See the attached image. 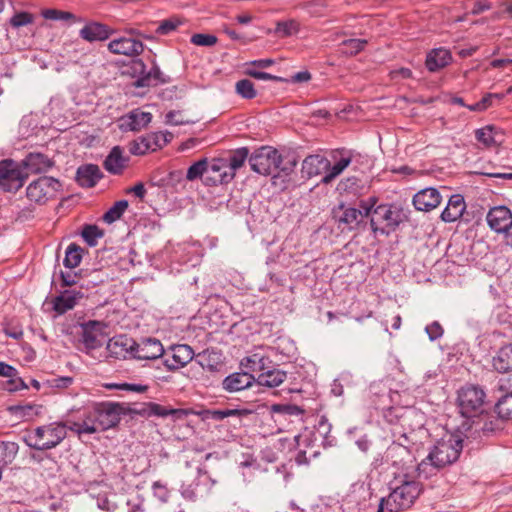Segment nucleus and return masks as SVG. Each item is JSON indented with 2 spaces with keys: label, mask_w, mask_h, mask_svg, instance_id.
<instances>
[{
  "label": "nucleus",
  "mask_w": 512,
  "mask_h": 512,
  "mask_svg": "<svg viewBox=\"0 0 512 512\" xmlns=\"http://www.w3.org/2000/svg\"><path fill=\"white\" fill-rule=\"evenodd\" d=\"M463 449V437L448 433L439 439L430 449L428 455L417 465L418 477L428 479L437 472L456 462Z\"/></svg>",
  "instance_id": "1"
},
{
  "label": "nucleus",
  "mask_w": 512,
  "mask_h": 512,
  "mask_svg": "<svg viewBox=\"0 0 512 512\" xmlns=\"http://www.w3.org/2000/svg\"><path fill=\"white\" fill-rule=\"evenodd\" d=\"M375 198H370L369 202L362 201L361 209L365 210V215L370 217V225L375 235L388 236L395 232L398 227L409 219L408 212L397 204H380L374 207Z\"/></svg>",
  "instance_id": "2"
},
{
  "label": "nucleus",
  "mask_w": 512,
  "mask_h": 512,
  "mask_svg": "<svg viewBox=\"0 0 512 512\" xmlns=\"http://www.w3.org/2000/svg\"><path fill=\"white\" fill-rule=\"evenodd\" d=\"M282 162V155L270 146L260 147L249 157V164L254 172L264 176L273 175L274 178L279 177L281 173L288 176L294 171L295 160L284 164Z\"/></svg>",
  "instance_id": "3"
},
{
  "label": "nucleus",
  "mask_w": 512,
  "mask_h": 512,
  "mask_svg": "<svg viewBox=\"0 0 512 512\" xmlns=\"http://www.w3.org/2000/svg\"><path fill=\"white\" fill-rule=\"evenodd\" d=\"M67 435L66 426L59 422H53L47 425L38 426L28 432L23 441L25 444L35 450H50L58 446Z\"/></svg>",
  "instance_id": "4"
},
{
  "label": "nucleus",
  "mask_w": 512,
  "mask_h": 512,
  "mask_svg": "<svg viewBox=\"0 0 512 512\" xmlns=\"http://www.w3.org/2000/svg\"><path fill=\"white\" fill-rule=\"evenodd\" d=\"M420 484L414 480L408 479L405 475L390 492L386 504L391 512H398L410 508L417 497L420 495Z\"/></svg>",
  "instance_id": "5"
},
{
  "label": "nucleus",
  "mask_w": 512,
  "mask_h": 512,
  "mask_svg": "<svg viewBox=\"0 0 512 512\" xmlns=\"http://www.w3.org/2000/svg\"><path fill=\"white\" fill-rule=\"evenodd\" d=\"M457 403L463 417H476L484 412L486 393L478 385H465L458 391Z\"/></svg>",
  "instance_id": "6"
},
{
  "label": "nucleus",
  "mask_w": 512,
  "mask_h": 512,
  "mask_svg": "<svg viewBox=\"0 0 512 512\" xmlns=\"http://www.w3.org/2000/svg\"><path fill=\"white\" fill-rule=\"evenodd\" d=\"M131 409H127L123 404L104 401L94 402L93 415L96 416L98 427L101 431H106L117 426L122 415H126Z\"/></svg>",
  "instance_id": "7"
},
{
  "label": "nucleus",
  "mask_w": 512,
  "mask_h": 512,
  "mask_svg": "<svg viewBox=\"0 0 512 512\" xmlns=\"http://www.w3.org/2000/svg\"><path fill=\"white\" fill-rule=\"evenodd\" d=\"M28 174L23 172L20 163L12 159L0 161V189L5 192H16L27 179Z\"/></svg>",
  "instance_id": "8"
},
{
  "label": "nucleus",
  "mask_w": 512,
  "mask_h": 512,
  "mask_svg": "<svg viewBox=\"0 0 512 512\" xmlns=\"http://www.w3.org/2000/svg\"><path fill=\"white\" fill-rule=\"evenodd\" d=\"M60 189L61 183L58 179L42 176L28 185L26 195L30 201L44 204L50 198H53Z\"/></svg>",
  "instance_id": "9"
},
{
  "label": "nucleus",
  "mask_w": 512,
  "mask_h": 512,
  "mask_svg": "<svg viewBox=\"0 0 512 512\" xmlns=\"http://www.w3.org/2000/svg\"><path fill=\"white\" fill-rule=\"evenodd\" d=\"M133 76L136 77L135 87H150L158 84H165L170 78L162 73L160 68L154 64L149 71H146V65L141 59H134L131 63Z\"/></svg>",
  "instance_id": "10"
},
{
  "label": "nucleus",
  "mask_w": 512,
  "mask_h": 512,
  "mask_svg": "<svg viewBox=\"0 0 512 512\" xmlns=\"http://www.w3.org/2000/svg\"><path fill=\"white\" fill-rule=\"evenodd\" d=\"M194 355V350L187 344L171 345L165 350L163 365L168 371H176L190 363Z\"/></svg>",
  "instance_id": "11"
},
{
  "label": "nucleus",
  "mask_w": 512,
  "mask_h": 512,
  "mask_svg": "<svg viewBox=\"0 0 512 512\" xmlns=\"http://www.w3.org/2000/svg\"><path fill=\"white\" fill-rule=\"evenodd\" d=\"M129 412L133 413V414L140 415L142 417L155 416V417L165 418V417L171 416L174 420L183 419L189 414V411L186 409L170 408V407H166V406L160 405L155 402L144 403L141 406V408H139V409L134 408V409H131Z\"/></svg>",
  "instance_id": "12"
},
{
  "label": "nucleus",
  "mask_w": 512,
  "mask_h": 512,
  "mask_svg": "<svg viewBox=\"0 0 512 512\" xmlns=\"http://www.w3.org/2000/svg\"><path fill=\"white\" fill-rule=\"evenodd\" d=\"M164 353L165 349L159 339L146 337L139 342L135 341L133 359L147 361L163 359Z\"/></svg>",
  "instance_id": "13"
},
{
  "label": "nucleus",
  "mask_w": 512,
  "mask_h": 512,
  "mask_svg": "<svg viewBox=\"0 0 512 512\" xmlns=\"http://www.w3.org/2000/svg\"><path fill=\"white\" fill-rule=\"evenodd\" d=\"M486 221L492 231L504 234L512 226V212L504 205L492 207L486 215Z\"/></svg>",
  "instance_id": "14"
},
{
  "label": "nucleus",
  "mask_w": 512,
  "mask_h": 512,
  "mask_svg": "<svg viewBox=\"0 0 512 512\" xmlns=\"http://www.w3.org/2000/svg\"><path fill=\"white\" fill-rule=\"evenodd\" d=\"M103 340L104 334L99 321L91 320L81 325L80 343L83 344L86 352L100 348Z\"/></svg>",
  "instance_id": "15"
},
{
  "label": "nucleus",
  "mask_w": 512,
  "mask_h": 512,
  "mask_svg": "<svg viewBox=\"0 0 512 512\" xmlns=\"http://www.w3.org/2000/svg\"><path fill=\"white\" fill-rule=\"evenodd\" d=\"M248 156L249 149L247 147H241L231 152L229 157L225 159L227 161L228 170L226 172H223L222 174H219L218 177H214V184L228 183L231 180H233L236 171L244 165L247 159L249 160Z\"/></svg>",
  "instance_id": "16"
},
{
  "label": "nucleus",
  "mask_w": 512,
  "mask_h": 512,
  "mask_svg": "<svg viewBox=\"0 0 512 512\" xmlns=\"http://www.w3.org/2000/svg\"><path fill=\"white\" fill-rule=\"evenodd\" d=\"M135 340L127 335H116L109 339L106 350L110 357L116 359L133 358Z\"/></svg>",
  "instance_id": "17"
},
{
  "label": "nucleus",
  "mask_w": 512,
  "mask_h": 512,
  "mask_svg": "<svg viewBox=\"0 0 512 512\" xmlns=\"http://www.w3.org/2000/svg\"><path fill=\"white\" fill-rule=\"evenodd\" d=\"M287 379V372L273 367V363L269 368L263 370L255 380V393H262L263 388H276L284 383Z\"/></svg>",
  "instance_id": "18"
},
{
  "label": "nucleus",
  "mask_w": 512,
  "mask_h": 512,
  "mask_svg": "<svg viewBox=\"0 0 512 512\" xmlns=\"http://www.w3.org/2000/svg\"><path fill=\"white\" fill-rule=\"evenodd\" d=\"M331 159L333 164H330L329 171L322 178L324 184L332 182L350 166V149L340 148L333 150L331 152Z\"/></svg>",
  "instance_id": "19"
},
{
  "label": "nucleus",
  "mask_w": 512,
  "mask_h": 512,
  "mask_svg": "<svg viewBox=\"0 0 512 512\" xmlns=\"http://www.w3.org/2000/svg\"><path fill=\"white\" fill-rule=\"evenodd\" d=\"M152 120V114L149 112H144L140 109H134L120 117L118 121V126L121 131L128 132L133 131L137 132L141 129L145 128Z\"/></svg>",
  "instance_id": "20"
},
{
  "label": "nucleus",
  "mask_w": 512,
  "mask_h": 512,
  "mask_svg": "<svg viewBox=\"0 0 512 512\" xmlns=\"http://www.w3.org/2000/svg\"><path fill=\"white\" fill-rule=\"evenodd\" d=\"M256 377L246 372H234L226 376L222 381V388L230 393L239 392L248 388H255Z\"/></svg>",
  "instance_id": "21"
},
{
  "label": "nucleus",
  "mask_w": 512,
  "mask_h": 512,
  "mask_svg": "<svg viewBox=\"0 0 512 512\" xmlns=\"http://www.w3.org/2000/svg\"><path fill=\"white\" fill-rule=\"evenodd\" d=\"M108 49L113 54L137 57L143 52L144 44L130 37H120L110 41Z\"/></svg>",
  "instance_id": "22"
},
{
  "label": "nucleus",
  "mask_w": 512,
  "mask_h": 512,
  "mask_svg": "<svg viewBox=\"0 0 512 512\" xmlns=\"http://www.w3.org/2000/svg\"><path fill=\"white\" fill-rule=\"evenodd\" d=\"M338 209L339 211L334 210V217L339 227L343 226V229H356L363 218L369 216L365 215V210L363 209L359 210L354 207H345L343 204L339 205Z\"/></svg>",
  "instance_id": "23"
},
{
  "label": "nucleus",
  "mask_w": 512,
  "mask_h": 512,
  "mask_svg": "<svg viewBox=\"0 0 512 512\" xmlns=\"http://www.w3.org/2000/svg\"><path fill=\"white\" fill-rule=\"evenodd\" d=\"M441 203V195L436 188H425L413 197V205L419 211H431Z\"/></svg>",
  "instance_id": "24"
},
{
  "label": "nucleus",
  "mask_w": 512,
  "mask_h": 512,
  "mask_svg": "<svg viewBox=\"0 0 512 512\" xmlns=\"http://www.w3.org/2000/svg\"><path fill=\"white\" fill-rule=\"evenodd\" d=\"M129 157L124 155L120 146H114L103 161L104 169L113 175H120L127 167Z\"/></svg>",
  "instance_id": "25"
},
{
  "label": "nucleus",
  "mask_w": 512,
  "mask_h": 512,
  "mask_svg": "<svg viewBox=\"0 0 512 512\" xmlns=\"http://www.w3.org/2000/svg\"><path fill=\"white\" fill-rule=\"evenodd\" d=\"M329 168L330 161L320 154L309 155L302 162V172L308 178L321 175L323 172L326 174Z\"/></svg>",
  "instance_id": "26"
},
{
  "label": "nucleus",
  "mask_w": 512,
  "mask_h": 512,
  "mask_svg": "<svg viewBox=\"0 0 512 512\" xmlns=\"http://www.w3.org/2000/svg\"><path fill=\"white\" fill-rule=\"evenodd\" d=\"M0 376L8 379L4 384V389L9 392H16L28 388V385L19 376L18 370L14 366L2 361H0Z\"/></svg>",
  "instance_id": "27"
},
{
  "label": "nucleus",
  "mask_w": 512,
  "mask_h": 512,
  "mask_svg": "<svg viewBox=\"0 0 512 512\" xmlns=\"http://www.w3.org/2000/svg\"><path fill=\"white\" fill-rule=\"evenodd\" d=\"M102 177L103 173L96 164L81 165L76 172L78 184L86 188L94 187Z\"/></svg>",
  "instance_id": "28"
},
{
  "label": "nucleus",
  "mask_w": 512,
  "mask_h": 512,
  "mask_svg": "<svg viewBox=\"0 0 512 512\" xmlns=\"http://www.w3.org/2000/svg\"><path fill=\"white\" fill-rule=\"evenodd\" d=\"M466 209L464 197L460 194H454L449 198V201L441 213V220L446 223L455 222L462 217Z\"/></svg>",
  "instance_id": "29"
},
{
  "label": "nucleus",
  "mask_w": 512,
  "mask_h": 512,
  "mask_svg": "<svg viewBox=\"0 0 512 512\" xmlns=\"http://www.w3.org/2000/svg\"><path fill=\"white\" fill-rule=\"evenodd\" d=\"M20 164L29 172L38 174L48 171L53 166V161L42 153L31 152Z\"/></svg>",
  "instance_id": "30"
},
{
  "label": "nucleus",
  "mask_w": 512,
  "mask_h": 512,
  "mask_svg": "<svg viewBox=\"0 0 512 512\" xmlns=\"http://www.w3.org/2000/svg\"><path fill=\"white\" fill-rule=\"evenodd\" d=\"M111 33L112 31L107 25L99 22H90L80 30L79 35L88 42H94L108 39Z\"/></svg>",
  "instance_id": "31"
},
{
  "label": "nucleus",
  "mask_w": 512,
  "mask_h": 512,
  "mask_svg": "<svg viewBox=\"0 0 512 512\" xmlns=\"http://www.w3.org/2000/svg\"><path fill=\"white\" fill-rule=\"evenodd\" d=\"M452 60V55L445 48H436L431 50L426 57V67L430 72H436L448 64Z\"/></svg>",
  "instance_id": "32"
},
{
  "label": "nucleus",
  "mask_w": 512,
  "mask_h": 512,
  "mask_svg": "<svg viewBox=\"0 0 512 512\" xmlns=\"http://www.w3.org/2000/svg\"><path fill=\"white\" fill-rule=\"evenodd\" d=\"M93 412L94 403H92L83 411V420L81 422H75L71 429L79 434H94L98 431H101L100 427H98L96 416L93 415Z\"/></svg>",
  "instance_id": "33"
},
{
  "label": "nucleus",
  "mask_w": 512,
  "mask_h": 512,
  "mask_svg": "<svg viewBox=\"0 0 512 512\" xmlns=\"http://www.w3.org/2000/svg\"><path fill=\"white\" fill-rule=\"evenodd\" d=\"M270 364H272V361L269 357L264 356L261 353H253L252 355L244 357L240 361V368L253 374V372H262L269 368Z\"/></svg>",
  "instance_id": "34"
},
{
  "label": "nucleus",
  "mask_w": 512,
  "mask_h": 512,
  "mask_svg": "<svg viewBox=\"0 0 512 512\" xmlns=\"http://www.w3.org/2000/svg\"><path fill=\"white\" fill-rule=\"evenodd\" d=\"M492 365L499 373L512 371V343L500 347L492 359Z\"/></svg>",
  "instance_id": "35"
},
{
  "label": "nucleus",
  "mask_w": 512,
  "mask_h": 512,
  "mask_svg": "<svg viewBox=\"0 0 512 512\" xmlns=\"http://www.w3.org/2000/svg\"><path fill=\"white\" fill-rule=\"evenodd\" d=\"M81 296L80 292L65 290L54 298L53 309L60 315L64 314L75 307L77 299Z\"/></svg>",
  "instance_id": "36"
},
{
  "label": "nucleus",
  "mask_w": 512,
  "mask_h": 512,
  "mask_svg": "<svg viewBox=\"0 0 512 512\" xmlns=\"http://www.w3.org/2000/svg\"><path fill=\"white\" fill-rule=\"evenodd\" d=\"M475 137L478 142L485 147H496L501 144V134L494 130L491 126H486L475 131Z\"/></svg>",
  "instance_id": "37"
},
{
  "label": "nucleus",
  "mask_w": 512,
  "mask_h": 512,
  "mask_svg": "<svg viewBox=\"0 0 512 512\" xmlns=\"http://www.w3.org/2000/svg\"><path fill=\"white\" fill-rule=\"evenodd\" d=\"M42 406L36 404L13 405L8 411L20 420H32L42 412Z\"/></svg>",
  "instance_id": "38"
},
{
  "label": "nucleus",
  "mask_w": 512,
  "mask_h": 512,
  "mask_svg": "<svg viewBox=\"0 0 512 512\" xmlns=\"http://www.w3.org/2000/svg\"><path fill=\"white\" fill-rule=\"evenodd\" d=\"M18 451L19 445L16 442H0V469L2 471L15 460Z\"/></svg>",
  "instance_id": "39"
},
{
  "label": "nucleus",
  "mask_w": 512,
  "mask_h": 512,
  "mask_svg": "<svg viewBox=\"0 0 512 512\" xmlns=\"http://www.w3.org/2000/svg\"><path fill=\"white\" fill-rule=\"evenodd\" d=\"M368 44L366 39H346L343 40L339 45V51L341 54L347 56H355L361 51H363Z\"/></svg>",
  "instance_id": "40"
},
{
  "label": "nucleus",
  "mask_w": 512,
  "mask_h": 512,
  "mask_svg": "<svg viewBox=\"0 0 512 512\" xmlns=\"http://www.w3.org/2000/svg\"><path fill=\"white\" fill-rule=\"evenodd\" d=\"M83 249L75 243H71L65 252L63 264L66 268H76L82 260Z\"/></svg>",
  "instance_id": "41"
},
{
  "label": "nucleus",
  "mask_w": 512,
  "mask_h": 512,
  "mask_svg": "<svg viewBox=\"0 0 512 512\" xmlns=\"http://www.w3.org/2000/svg\"><path fill=\"white\" fill-rule=\"evenodd\" d=\"M317 433L323 438L324 446H333L336 443V438L331 435L332 425L329 423L326 416H321L316 426Z\"/></svg>",
  "instance_id": "42"
},
{
  "label": "nucleus",
  "mask_w": 512,
  "mask_h": 512,
  "mask_svg": "<svg viewBox=\"0 0 512 512\" xmlns=\"http://www.w3.org/2000/svg\"><path fill=\"white\" fill-rule=\"evenodd\" d=\"M127 200H119L103 215L104 222L111 224L122 217L128 208Z\"/></svg>",
  "instance_id": "43"
},
{
  "label": "nucleus",
  "mask_w": 512,
  "mask_h": 512,
  "mask_svg": "<svg viewBox=\"0 0 512 512\" xmlns=\"http://www.w3.org/2000/svg\"><path fill=\"white\" fill-rule=\"evenodd\" d=\"M300 25L294 20L290 19L287 21H279L275 27V33L280 37H289L299 32Z\"/></svg>",
  "instance_id": "44"
},
{
  "label": "nucleus",
  "mask_w": 512,
  "mask_h": 512,
  "mask_svg": "<svg viewBox=\"0 0 512 512\" xmlns=\"http://www.w3.org/2000/svg\"><path fill=\"white\" fill-rule=\"evenodd\" d=\"M496 412L502 419H512V391L498 400Z\"/></svg>",
  "instance_id": "45"
},
{
  "label": "nucleus",
  "mask_w": 512,
  "mask_h": 512,
  "mask_svg": "<svg viewBox=\"0 0 512 512\" xmlns=\"http://www.w3.org/2000/svg\"><path fill=\"white\" fill-rule=\"evenodd\" d=\"M81 235L89 246H95L97 244V240L103 237L104 233L96 225H85Z\"/></svg>",
  "instance_id": "46"
},
{
  "label": "nucleus",
  "mask_w": 512,
  "mask_h": 512,
  "mask_svg": "<svg viewBox=\"0 0 512 512\" xmlns=\"http://www.w3.org/2000/svg\"><path fill=\"white\" fill-rule=\"evenodd\" d=\"M208 170V160L202 158L193 163L187 170L186 178L189 181L201 178L202 175Z\"/></svg>",
  "instance_id": "47"
},
{
  "label": "nucleus",
  "mask_w": 512,
  "mask_h": 512,
  "mask_svg": "<svg viewBox=\"0 0 512 512\" xmlns=\"http://www.w3.org/2000/svg\"><path fill=\"white\" fill-rule=\"evenodd\" d=\"M235 90L236 93L244 99H253L257 94L254 84L248 79H242L236 82Z\"/></svg>",
  "instance_id": "48"
},
{
  "label": "nucleus",
  "mask_w": 512,
  "mask_h": 512,
  "mask_svg": "<svg viewBox=\"0 0 512 512\" xmlns=\"http://www.w3.org/2000/svg\"><path fill=\"white\" fill-rule=\"evenodd\" d=\"M148 151H151V146H149L146 135L138 137L129 145V152L132 155L141 156L146 154Z\"/></svg>",
  "instance_id": "49"
},
{
  "label": "nucleus",
  "mask_w": 512,
  "mask_h": 512,
  "mask_svg": "<svg viewBox=\"0 0 512 512\" xmlns=\"http://www.w3.org/2000/svg\"><path fill=\"white\" fill-rule=\"evenodd\" d=\"M350 165L354 171H363L369 167V157L355 150H350Z\"/></svg>",
  "instance_id": "50"
},
{
  "label": "nucleus",
  "mask_w": 512,
  "mask_h": 512,
  "mask_svg": "<svg viewBox=\"0 0 512 512\" xmlns=\"http://www.w3.org/2000/svg\"><path fill=\"white\" fill-rule=\"evenodd\" d=\"M41 15L47 20H76V16L73 13L57 9H45Z\"/></svg>",
  "instance_id": "51"
},
{
  "label": "nucleus",
  "mask_w": 512,
  "mask_h": 512,
  "mask_svg": "<svg viewBox=\"0 0 512 512\" xmlns=\"http://www.w3.org/2000/svg\"><path fill=\"white\" fill-rule=\"evenodd\" d=\"M190 41L197 46L211 47L217 43L218 39L212 34L196 33L191 36Z\"/></svg>",
  "instance_id": "52"
},
{
  "label": "nucleus",
  "mask_w": 512,
  "mask_h": 512,
  "mask_svg": "<svg viewBox=\"0 0 512 512\" xmlns=\"http://www.w3.org/2000/svg\"><path fill=\"white\" fill-rule=\"evenodd\" d=\"M34 21V17L31 13L29 12H18V13H15L9 23L12 27L14 28H20L22 26H26L28 24H31L33 23Z\"/></svg>",
  "instance_id": "53"
},
{
  "label": "nucleus",
  "mask_w": 512,
  "mask_h": 512,
  "mask_svg": "<svg viewBox=\"0 0 512 512\" xmlns=\"http://www.w3.org/2000/svg\"><path fill=\"white\" fill-rule=\"evenodd\" d=\"M181 24V21L177 18H169L160 22L159 26L156 29V33L159 35H167L172 31L176 30V28Z\"/></svg>",
  "instance_id": "54"
},
{
  "label": "nucleus",
  "mask_w": 512,
  "mask_h": 512,
  "mask_svg": "<svg viewBox=\"0 0 512 512\" xmlns=\"http://www.w3.org/2000/svg\"><path fill=\"white\" fill-rule=\"evenodd\" d=\"M227 170V161L225 159H214L211 163L208 162V170L206 172L213 174L210 178L213 181L214 177H218L219 174H222Z\"/></svg>",
  "instance_id": "55"
},
{
  "label": "nucleus",
  "mask_w": 512,
  "mask_h": 512,
  "mask_svg": "<svg viewBox=\"0 0 512 512\" xmlns=\"http://www.w3.org/2000/svg\"><path fill=\"white\" fill-rule=\"evenodd\" d=\"M425 331L431 341L438 340L443 336L444 330L438 321H434L427 325Z\"/></svg>",
  "instance_id": "56"
},
{
  "label": "nucleus",
  "mask_w": 512,
  "mask_h": 512,
  "mask_svg": "<svg viewBox=\"0 0 512 512\" xmlns=\"http://www.w3.org/2000/svg\"><path fill=\"white\" fill-rule=\"evenodd\" d=\"M152 490L154 496L159 499L161 502L165 503L169 499V490L167 487L162 484L160 481H156L152 485Z\"/></svg>",
  "instance_id": "57"
},
{
  "label": "nucleus",
  "mask_w": 512,
  "mask_h": 512,
  "mask_svg": "<svg viewBox=\"0 0 512 512\" xmlns=\"http://www.w3.org/2000/svg\"><path fill=\"white\" fill-rule=\"evenodd\" d=\"M147 140L149 142V146H151V151H156L165 146V140L162 139V132H152L146 134Z\"/></svg>",
  "instance_id": "58"
},
{
  "label": "nucleus",
  "mask_w": 512,
  "mask_h": 512,
  "mask_svg": "<svg viewBox=\"0 0 512 512\" xmlns=\"http://www.w3.org/2000/svg\"><path fill=\"white\" fill-rule=\"evenodd\" d=\"M165 121L169 125H184L190 123L189 120H185L180 111H169L165 115Z\"/></svg>",
  "instance_id": "59"
},
{
  "label": "nucleus",
  "mask_w": 512,
  "mask_h": 512,
  "mask_svg": "<svg viewBox=\"0 0 512 512\" xmlns=\"http://www.w3.org/2000/svg\"><path fill=\"white\" fill-rule=\"evenodd\" d=\"M181 495L188 500L194 501L197 498L195 487L192 484H183L180 488Z\"/></svg>",
  "instance_id": "60"
},
{
  "label": "nucleus",
  "mask_w": 512,
  "mask_h": 512,
  "mask_svg": "<svg viewBox=\"0 0 512 512\" xmlns=\"http://www.w3.org/2000/svg\"><path fill=\"white\" fill-rule=\"evenodd\" d=\"M73 383V378L70 376H61L52 380V386L55 388H67Z\"/></svg>",
  "instance_id": "61"
},
{
  "label": "nucleus",
  "mask_w": 512,
  "mask_h": 512,
  "mask_svg": "<svg viewBox=\"0 0 512 512\" xmlns=\"http://www.w3.org/2000/svg\"><path fill=\"white\" fill-rule=\"evenodd\" d=\"M248 75L258 80H274L277 81L280 78L269 74L267 72L257 71V70H248Z\"/></svg>",
  "instance_id": "62"
},
{
  "label": "nucleus",
  "mask_w": 512,
  "mask_h": 512,
  "mask_svg": "<svg viewBox=\"0 0 512 512\" xmlns=\"http://www.w3.org/2000/svg\"><path fill=\"white\" fill-rule=\"evenodd\" d=\"M127 193H133L136 197L143 199L146 195V189L142 182L136 183L133 187L129 188Z\"/></svg>",
  "instance_id": "63"
},
{
  "label": "nucleus",
  "mask_w": 512,
  "mask_h": 512,
  "mask_svg": "<svg viewBox=\"0 0 512 512\" xmlns=\"http://www.w3.org/2000/svg\"><path fill=\"white\" fill-rule=\"evenodd\" d=\"M63 286H72L77 283V274L72 272H61Z\"/></svg>",
  "instance_id": "64"
}]
</instances>
